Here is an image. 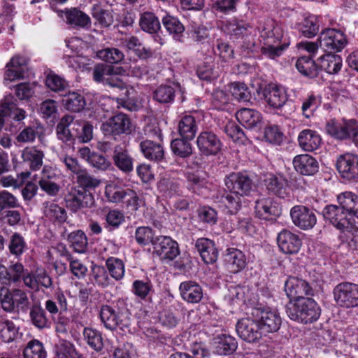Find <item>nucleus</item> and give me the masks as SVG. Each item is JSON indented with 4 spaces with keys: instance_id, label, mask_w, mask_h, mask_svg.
<instances>
[{
    "instance_id": "1",
    "label": "nucleus",
    "mask_w": 358,
    "mask_h": 358,
    "mask_svg": "<svg viewBox=\"0 0 358 358\" xmlns=\"http://www.w3.org/2000/svg\"><path fill=\"white\" fill-rule=\"evenodd\" d=\"M338 205H327L322 211L324 218L336 229H348L358 219V196L345 192L337 196Z\"/></svg>"
},
{
    "instance_id": "2",
    "label": "nucleus",
    "mask_w": 358,
    "mask_h": 358,
    "mask_svg": "<svg viewBox=\"0 0 358 358\" xmlns=\"http://www.w3.org/2000/svg\"><path fill=\"white\" fill-rule=\"evenodd\" d=\"M286 313L292 320L308 324L319 319L321 309L314 299L307 297L290 301L286 306Z\"/></svg>"
},
{
    "instance_id": "3",
    "label": "nucleus",
    "mask_w": 358,
    "mask_h": 358,
    "mask_svg": "<svg viewBox=\"0 0 358 358\" xmlns=\"http://www.w3.org/2000/svg\"><path fill=\"white\" fill-rule=\"evenodd\" d=\"M0 304L8 313H26L31 306L26 290L20 287L10 289L7 286H0Z\"/></svg>"
},
{
    "instance_id": "4",
    "label": "nucleus",
    "mask_w": 358,
    "mask_h": 358,
    "mask_svg": "<svg viewBox=\"0 0 358 358\" xmlns=\"http://www.w3.org/2000/svg\"><path fill=\"white\" fill-rule=\"evenodd\" d=\"M99 315L106 329L111 331L120 329L123 332L129 331L131 324L129 313L127 308L104 305L101 308Z\"/></svg>"
},
{
    "instance_id": "5",
    "label": "nucleus",
    "mask_w": 358,
    "mask_h": 358,
    "mask_svg": "<svg viewBox=\"0 0 358 358\" xmlns=\"http://www.w3.org/2000/svg\"><path fill=\"white\" fill-rule=\"evenodd\" d=\"M334 299L336 305L344 308L358 306V285L343 282L333 289Z\"/></svg>"
},
{
    "instance_id": "6",
    "label": "nucleus",
    "mask_w": 358,
    "mask_h": 358,
    "mask_svg": "<svg viewBox=\"0 0 358 358\" xmlns=\"http://www.w3.org/2000/svg\"><path fill=\"white\" fill-rule=\"evenodd\" d=\"M252 317L259 323L264 334L278 331L282 324V320L278 310L269 307L254 308Z\"/></svg>"
},
{
    "instance_id": "7",
    "label": "nucleus",
    "mask_w": 358,
    "mask_h": 358,
    "mask_svg": "<svg viewBox=\"0 0 358 358\" xmlns=\"http://www.w3.org/2000/svg\"><path fill=\"white\" fill-rule=\"evenodd\" d=\"M30 271L19 262H10L8 266L0 264V286L10 287L22 281H29Z\"/></svg>"
},
{
    "instance_id": "8",
    "label": "nucleus",
    "mask_w": 358,
    "mask_h": 358,
    "mask_svg": "<svg viewBox=\"0 0 358 358\" xmlns=\"http://www.w3.org/2000/svg\"><path fill=\"white\" fill-rule=\"evenodd\" d=\"M66 206L73 213L94 206L93 194L83 187H73L65 196Z\"/></svg>"
},
{
    "instance_id": "9",
    "label": "nucleus",
    "mask_w": 358,
    "mask_h": 358,
    "mask_svg": "<svg viewBox=\"0 0 358 358\" xmlns=\"http://www.w3.org/2000/svg\"><path fill=\"white\" fill-rule=\"evenodd\" d=\"M357 129V121L355 120H337L331 119L326 124L327 133L338 140L352 138Z\"/></svg>"
},
{
    "instance_id": "10",
    "label": "nucleus",
    "mask_w": 358,
    "mask_h": 358,
    "mask_svg": "<svg viewBox=\"0 0 358 358\" xmlns=\"http://www.w3.org/2000/svg\"><path fill=\"white\" fill-rule=\"evenodd\" d=\"M154 253L162 260L172 261L180 255L178 243L170 236H159L152 241Z\"/></svg>"
},
{
    "instance_id": "11",
    "label": "nucleus",
    "mask_w": 358,
    "mask_h": 358,
    "mask_svg": "<svg viewBox=\"0 0 358 358\" xmlns=\"http://www.w3.org/2000/svg\"><path fill=\"white\" fill-rule=\"evenodd\" d=\"M101 129L106 136H120L131 132V122L124 113H118L102 123Z\"/></svg>"
},
{
    "instance_id": "12",
    "label": "nucleus",
    "mask_w": 358,
    "mask_h": 358,
    "mask_svg": "<svg viewBox=\"0 0 358 358\" xmlns=\"http://www.w3.org/2000/svg\"><path fill=\"white\" fill-rule=\"evenodd\" d=\"M319 43L324 51L339 52L346 45L347 39L341 31L336 29H326L320 33Z\"/></svg>"
},
{
    "instance_id": "13",
    "label": "nucleus",
    "mask_w": 358,
    "mask_h": 358,
    "mask_svg": "<svg viewBox=\"0 0 358 358\" xmlns=\"http://www.w3.org/2000/svg\"><path fill=\"white\" fill-rule=\"evenodd\" d=\"M236 331L241 338L248 343L257 342L264 335L259 323L253 317L239 320L236 326Z\"/></svg>"
},
{
    "instance_id": "14",
    "label": "nucleus",
    "mask_w": 358,
    "mask_h": 358,
    "mask_svg": "<svg viewBox=\"0 0 358 358\" xmlns=\"http://www.w3.org/2000/svg\"><path fill=\"white\" fill-rule=\"evenodd\" d=\"M285 26L273 19H266L262 28L261 36L271 43H284L289 40L285 31Z\"/></svg>"
},
{
    "instance_id": "15",
    "label": "nucleus",
    "mask_w": 358,
    "mask_h": 358,
    "mask_svg": "<svg viewBox=\"0 0 358 358\" xmlns=\"http://www.w3.org/2000/svg\"><path fill=\"white\" fill-rule=\"evenodd\" d=\"M224 182L229 192L241 196L248 195L252 190V180L242 173H231L226 177Z\"/></svg>"
},
{
    "instance_id": "16",
    "label": "nucleus",
    "mask_w": 358,
    "mask_h": 358,
    "mask_svg": "<svg viewBox=\"0 0 358 358\" xmlns=\"http://www.w3.org/2000/svg\"><path fill=\"white\" fill-rule=\"evenodd\" d=\"M290 215L293 223L303 230L312 229L317 223V217L313 210L302 205L292 208Z\"/></svg>"
},
{
    "instance_id": "17",
    "label": "nucleus",
    "mask_w": 358,
    "mask_h": 358,
    "mask_svg": "<svg viewBox=\"0 0 358 358\" xmlns=\"http://www.w3.org/2000/svg\"><path fill=\"white\" fill-rule=\"evenodd\" d=\"M285 291L291 302L292 300H294L295 302L298 299H306L304 296L313 294V290L308 282L296 277H289L286 280Z\"/></svg>"
},
{
    "instance_id": "18",
    "label": "nucleus",
    "mask_w": 358,
    "mask_h": 358,
    "mask_svg": "<svg viewBox=\"0 0 358 358\" xmlns=\"http://www.w3.org/2000/svg\"><path fill=\"white\" fill-rule=\"evenodd\" d=\"M255 212L260 219L272 220L281 214V209L272 198L260 197L255 201Z\"/></svg>"
},
{
    "instance_id": "19",
    "label": "nucleus",
    "mask_w": 358,
    "mask_h": 358,
    "mask_svg": "<svg viewBox=\"0 0 358 358\" xmlns=\"http://www.w3.org/2000/svg\"><path fill=\"white\" fill-rule=\"evenodd\" d=\"M196 144L199 151L206 156L216 155L222 147L220 138L210 131L201 132L197 137Z\"/></svg>"
},
{
    "instance_id": "20",
    "label": "nucleus",
    "mask_w": 358,
    "mask_h": 358,
    "mask_svg": "<svg viewBox=\"0 0 358 358\" xmlns=\"http://www.w3.org/2000/svg\"><path fill=\"white\" fill-rule=\"evenodd\" d=\"M336 168L341 176L348 180L358 178V157L351 153L341 155L336 162Z\"/></svg>"
},
{
    "instance_id": "21",
    "label": "nucleus",
    "mask_w": 358,
    "mask_h": 358,
    "mask_svg": "<svg viewBox=\"0 0 358 358\" xmlns=\"http://www.w3.org/2000/svg\"><path fill=\"white\" fill-rule=\"evenodd\" d=\"M277 242L281 251L285 254L297 253L301 246L299 236L286 229L278 234Z\"/></svg>"
},
{
    "instance_id": "22",
    "label": "nucleus",
    "mask_w": 358,
    "mask_h": 358,
    "mask_svg": "<svg viewBox=\"0 0 358 358\" xmlns=\"http://www.w3.org/2000/svg\"><path fill=\"white\" fill-rule=\"evenodd\" d=\"M66 22L71 27L76 29H89L92 21L90 17L77 8L66 9L64 11Z\"/></svg>"
},
{
    "instance_id": "23",
    "label": "nucleus",
    "mask_w": 358,
    "mask_h": 358,
    "mask_svg": "<svg viewBox=\"0 0 358 358\" xmlns=\"http://www.w3.org/2000/svg\"><path fill=\"white\" fill-rule=\"evenodd\" d=\"M112 157L114 164L123 173L127 174L133 171V158L129 155L125 145H116L113 148Z\"/></svg>"
},
{
    "instance_id": "24",
    "label": "nucleus",
    "mask_w": 358,
    "mask_h": 358,
    "mask_svg": "<svg viewBox=\"0 0 358 358\" xmlns=\"http://www.w3.org/2000/svg\"><path fill=\"white\" fill-rule=\"evenodd\" d=\"M52 285V278L43 268H38L34 272L30 271L29 281L25 280V287L36 291L39 289L40 286L45 289H50Z\"/></svg>"
},
{
    "instance_id": "25",
    "label": "nucleus",
    "mask_w": 358,
    "mask_h": 358,
    "mask_svg": "<svg viewBox=\"0 0 358 358\" xmlns=\"http://www.w3.org/2000/svg\"><path fill=\"white\" fill-rule=\"evenodd\" d=\"M294 169L305 176H312L318 171L317 161L308 154L299 155L294 157L292 162Z\"/></svg>"
},
{
    "instance_id": "26",
    "label": "nucleus",
    "mask_w": 358,
    "mask_h": 358,
    "mask_svg": "<svg viewBox=\"0 0 358 358\" xmlns=\"http://www.w3.org/2000/svg\"><path fill=\"white\" fill-rule=\"evenodd\" d=\"M263 96L268 105L273 108H281L287 101L285 92L273 84L268 85L264 88Z\"/></svg>"
},
{
    "instance_id": "27",
    "label": "nucleus",
    "mask_w": 358,
    "mask_h": 358,
    "mask_svg": "<svg viewBox=\"0 0 358 358\" xmlns=\"http://www.w3.org/2000/svg\"><path fill=\"white\" fill-rule=\"evenodd\" d=\"M179 290L182 299L190 303H197L203 298V289L194 281L187 280L181 282L179 286Z\"/></svg>"
},
{
    "instance_id": "28",
    "label": "nucleus",
    "mask_w": 358,
    "mask_h": 358,
    "mask_svg": "<svg viewBox=\"0 0 358 358\" xmlns=\"http://www.w3.org/2000/svg\"><path fill=\"white\" fill-rule=\"evenodd\" d=\"M299 147L306 152H313L320 146L322 138L320 135L314 130L306 129L298 135Z\"/></svg>"
},
{
    "instance_id": "29",
    "label": "nucleus",
    "mask_w": 358,
    "mask_h": 358,
    "mask_svg": "<svg viewBox=\"0 0 358 358\" xmlns=\"http://www.w3.org/2000/svg\"><path fill=\"white\" fill-rule=\"evenodd\" d=\"M224 262L227 268L234 273L242 271L246 266V258L242 251L236 248H229L224 255Z\"/></svg>"
},
{
    "instance_id": "30",
    "label": "nucleus",
    "mask_w": 358,
    "mask_h": 358,
    "mask_svg": "<svg viewBox=\"0 0 358 358\" xmlns=\"http://www.w3.org/2000/svg\"><path fill=\"white\" fill-rule=\"evenodd\" d=\"M27 63V58L20 55L14 56L6 65L5 79L11 81L23 78Z\"/></svg>"
},
{
    "instance_id": "31",
    "label": "nucleus",
    "mask_w": 358,
    "mask_h": 358,
    "mask_svg": "<svg viewBox=\"0 0 358 358\" xmlns=\"http://www.w3.org/2000/svg\"><path fill=\"white\" fill-rule=\"evenodd\" d=\"M140 148L143 156L148 160L158 162L164 157V150L160 143L146 139L141 142Z\"/></svg>"
},
{
    "instance_id": "32",
    "label": "nucleus",
    "mask_w": 358,
    "mask_h": 358,
    "mask_svg": "<svg viewBox=\"0 0 358 358\" xmlns=\"http://www.w3.org/2000/svg\"><path fill=\"white\" fill-rule=\"evenodd\" d=\"M20 327L9 319L0 320V341L11 343L20 338Z\"/></svg>"
},
{
    "instance_id": "33",
    "label": "nucleus",
    "mask_w": 358,
    "mask_h": 358,
    "mask_svg": "<svg viewBox=\"0 0 358 358\" xmlns=\"http://www.w3.org/2000/svg\"><path fill=\"white\" fill-rule=\"evenodd\" d=\"M195 247L206 264H213L217 260L218 252L211 240L206 238H199L196 241Z\"/></svg>"
},
{
    "instance_id": "34",
    "label": "nucleus",
    "mask_w": 358,
    "mask_h": 358,
    "mask_svg": "<svg viewBox=\"0 0 358 358\" xmlns=\"http://www.w3.org/2000/svg\"><path fill=\"white\" fill-rule=\"evenodd\" d=\"M73 117L64 115L60 120L56 127L57 138L63 143L71 145L75 140V134L72 130Z\"/></svg>"
},
{
    "instance_id": "35",
    "label": "nucleus",
    "mask_w": 358,
    "mask_h": 358,
    "mask_svg": "<svg viewBox=\"0 0 358 358\" xmlns=\"http://www.w3.org/2000/svg\"><path fill=\"white\" fill-rule=\"evenodd\" d=\"M29 310L30 322L36 328L44 329L50 327L51 322L40 303H33Z\"/></svg>"
},
{
    "instance_id": "36",
    "label": "nucleus",
    "mask_w": 358,
    "mask_h": 358,
    "mask_svg": "<svg viewBox=\"0 0 358 358\" xmlns=\"http://www.w3.org/2000/svg\"><path fill=\"white\" fill-rule=\"evenodd\" d=\"M318 66L320 71L324 70L327 73L336 74L342 67V59L337 55L326 54L318 59Z\"/></svg>"
},
{
    "instance_id": "37",
    "label": "nucleus",
    "mask_w": 358,
    "mask_h": 358,
    "mask_svg": "<svg viewBox=\"0 0 358 358\" xmlns=\"http://www.w3.org/2000/svg\"><path fill=\"white\" fill-rule=\"evenodd\" d=\"M237 120L245 127L252 129L260 122L261 114L255 110L243 108L236 114Z\"/></svg>"
},
{
    "instance_id": "38",
    "label": "nucleus",
    "mask_w": 358,
    "mask_h": 358,
    "mask_svg": "<svg viewBox=\"0 0 358 358\" xmlns=\"http://www.w3.org/2000/svg\"><path fill=\"white\" fill-rule=\"evenodd\" d=\"M72 130L75 134V139L79 142L87 143L92 139L93 127L89 122L73 119Z\"/></svg>"
},
{
    "instance_id": "39",
    "label": "nucleus",
    "mask_w": 358,
    "mask_h": 358,
    "mask_svg": "<svg viewBox=\"0 0 358 358\" xmlns=\"http://www.w3.org/2000/svg\"><path fill=\"white\" fill-rule=\"evenodd\" d=\"M267 189L280 198H285L287 194V182L281 176L270 174L265 180Z\"/></svg>"
},
{
    "instance_id": "40",
    "label": "nucleus",
    "mask_w": 358,
    "mask_h": 358,
    "mask_svg": "<svg viewBox=\"0 0 358 358\" xmlns=\"http://www.w3.org/2000/svg\"><path fill=\"white\" fill-rule=\"evenodd\" d=\"M21 157L24 162H29V166L31 170L37 171L43 165L44 153L43 151L37 150L35 147H27L22 150Z\"/></svg>"
},
{
    "instance_id": "41",
    "label": "nucleus",
    "mask_w": 358,
    "mask_h": 358,
    "mask_svg": "<svg viewBox=\"0 0 358 358\" xmlns=\"http://www.w3.org/2000/svg\"><path fill=\"white\" fill-rule=\"evenodd\" d=\"M197 131V124L192 115L183 116L178 122V132L181 137L192 140Z\"/></svg>"
},
{
    "instance_id": "42",
    "label": "nucleus",
    "mask_w": 358,
    "mask_h": 358,
    "mask_svg": "<svg viewBox=\"0 0 358 358\" xmlns=\"http://www.w3.org/2000/svg\"><path fill=\"white\" fill-rule=\"evenodd\" d=\"M296 67L301 74L310 78L316 77L320 72L318 62L315 63L310 57L303 56L299 58Z\"/></svg>"
},
{
    "instance_id": "43",
    "label": "nucleus",
    "mask_w": 358,
    "mask_h": 358,
    "mask_svg": "<svg viewBox=\"0 0 358 358\" xmlns=\"http://www.w3.org/2000/svg\"><path fill=\"white\" fill-rule=\"evenodd\" d=\"M44 215L50 220L59 224L64 223L67 219L65 209L52 202L45 203Z\"/></svg>"
},
{
    "instance_id": "44",
    "label": "nucleus",
    "mask_w": 358,
    "mask_h": 358,
    "mask_svg": "<svg viewBox=\"0 0 358 358\" xmlns=\"http://www.w3.org/2000/svg\"><path fill=\"white\" fill-rule=\"evenodd\" d=\"M139 24L143 31L150 34H156L161 28L158 17L152 12L142 13L140 17Z\"/></svg>"
},
{
    "instance_id": "45",
    "label": "nucleus",
    "mask_w": 358,
    "mask_h": 358,
    "mask_svg": "<svg viewBox=\"0 0 358 358\" xmlns=\"http://www.w3.org/2000/svg\"><path fill=\"white\" fill-rule=\"evenodd\" d=\"M63 105L68 110L72 112H80L85 106V99L80 94L72 92L66 94L62 100Z\"/></svg>"
},
{
    "instance_id": "46",
    "label": "nucleus",
    "mask_w": 358,
    "mask_h": 358,
    "mask_svg": "<svg viewBox=\"0 0 358 358\" xmlns=\"http://www.w3.org/2000/svg\"><path fill=\"white\" fill-rule=\"evenodd\" d=\"M8 248L10 253L19 259L27 250V243L20 234L15 232L10 236Z\"/></svg>"
},
{
    "instance_id": "47",
    "label": "nucleus",
    "mask_w": 358,
    "mask_h": 358,
    "mask_svg": "<svg viewBox=\"0 0 358 358\" xmlns=\"http://www.w3.org/2000/svg\"><path fill=\"white\" fill-rule=\"evenodd\" d=\"M92 15L102 27H108L112 25L114 22L112 12L103 9L99 4L93 5L92 8Z\"/></svg>"
},
{
    "instance_id": "48",
    "label": "nucleus",
    "mask_w": 358,
    "mask_h": 358,
    "mask_svg": "<svg viewBox=\"0 0 358 358\" xmlns=\"http://www.w3.org/2000/svg\"><path fill=\"white\" fill-rule=\"evenodd\" d=\"M241 196L230 192H225L220 196V201L228 210L230 214H236L241 208Z\"/></svg>"
},
{
    "instance_id": "49",
    "label": "nucleus",
    "mask_w": 358,
    "mask_h": 358,
    "mask_svg": "<svg viewBox=\"0 0 358 358\" xmlns=\"http://www.w3.org/2000/svg\"><path fill=\"white\" fill-rule=\"evenodd\" d=\"M186 138H176L171 143V148L173 153L181 158L189 157L192 154V147Z\"/></svg>"
},
{
    "instance_id": "50",
    "label": "nucleus",
    "mask_w": 358,
    "mask_h": 358,
    "mask_svg": "<svg viewBox=\"0 0 358 358\" xmlns=\"http://www.w3.org/2000/svg\"><path fill=\"white\" fill-rule=\"evenodd\" d=\"M84 340L94 350L99 352L103 349V343L101 334L97 330L85 327L83 330Z\"/></svg>"
},
{
    "instance_id": "51",
    "label": "nucleus",
    "mask_w": 358,
    "mask_h": 358,
    "mask_svg": "<svg viewBox=\"0 0 358 358\" xmlns=\"http://www.w3.org/2000/svg\"><path fill=\"white\" fill-rule=\"evenodd\" d=\"M162 24L166 31L173 38L179 40L180 37L184 32L185 27L183 24L175 17L171 15H166L162 19Z\"/></svg>"
},
{
    "instance_id": "52",
    "label": "nucleus",
    "mask_w": 358,
    "mask_h": 358,
    "mask_svg": "<svg viewBox=\"0 0 358 358\" xmlns=\"http://www.w3.org/2000/svg\"><path fill=\"white\" fill-rule=\"evenodd\" d=\"M24 358H46L43 343L36 339L30 341L23 350Z\"/></svg>"
},
{
    "instance_id": "53",
    "label": "nucleus",
    "mask_w": 358,
    "mask_h": 358,
    "mask_svg": "<svg viewBox=\"0 0 358 358\" xmlns=\"http://www.w3.org/2000/svg\"><path fill=\"white\" fill-rule=\"evenodd\" d=\"M76 176V181L79 185L76 187H83L87 190L95 189L101 184V180L91 175L85 169H83Z\"/></svg>"
},
{
    "instance_id": "54",
    "label": "nucleus",
    "mask_w": 358,
    "mask_h": 358,
    "mask_svg": "<svg viewBox=\"0 0 358 358\" xmlns=\"http://www.w3.org/2000/svg\"><path fill=\"white\" fill-rule=\"evenodd\" d=\"M157 188L166 197H172L180 192L178 181L171 178H162L157 183Z\"/></svg>"
},
{
    "instance_id": "55",
    "label": "nucleus",
    "mask_w": 358,
    "mask_h": 358,
    "mask_svg": "<svg viewBox=\"0 0 358 358\" xmlns=\"http://www.w3.org/2000/svg\"><path fill=\"white\" fill-rule=\"evenodd\" d=\"M96 56L101 60L110 64H118L124 58V53L115 48L100 50L96 52Z\"/></svg>"
},
{
    "instance_id": "56",
    "label": "nucleus",
    "mask_w": 358,
    "mask_h": 358,
    "mask_svg": "<svg viewBox=\"0 0 358 358\" xmlns=\"http://www.w3.org/2000/svg\"><path fill=\"white\" fill-rule=\"evenodd\" d=\"M106 266L110 276L116 280H120L124 275V264L120 259L109 257L106 262Z\"/></svg>"
},
{
    "instance_id": "57",
    "label": "nucleus",
    "mask_w": 358,
    "mask_h": 358,
    "mask_svg": "<svg viewBox=\"0 0 358 358\" xmlns=\"http://www.w3.org/2000/svg\"><path fill=\"white\" fill-rule=\"evenodd\" d=\"M68 241L76 252L79 253L85 252L87 246V239L83 231L77 230L71 232L68 236Z\"/></svg>"
},
{
    "instance_id": "58",
    "label": "nucleus",
    "mask_w": 358,
    "mask_h": 358,
    "mask_svg": "<svg viewBox=\"0 0 358 358\" xmlns=\"http://www.w3.org/2000/svg\"><path fill=\"white\" fill-rule=\"evenodd\" d=\"M175 90L170 85H160L153 92V99L161 103H169L174 100Z\"/></svg>"
},
{
    "instance_id": "59",
    "label": "nucleus",
    "mask_w": 358,
    "mask_h": 358,
    "mask_svg": "<svg viewBox=\"0 0 358 358\" xmlns=\"http://www.w3.org/2000/svg\"><path fill=\"white\" fill-rule=\"evenodd\" d=\"M216 352L220 355L232 354L237 348L236 339L231 336H223L217 343Z\"/></svg>"
},
{
    "instance_id": "60",
    "label": "nucleus",
    "mask_w": 358,
    "mask_h": 358,
    "mask_svg": "<svg viewBox=\"0 0 358 358\" xmlns=\"http://www.w3.org/2000/svg\"><path fill=\"white\" fill-rule=\"evenodd\" d=\"M289 43L290 41L287 38L284 43H271L267 41L266 45L262 48V54L268 58L275 59L281 55Z\"/></svg>"
},
{
    "instance_id": "61",
    "label": "nucleus",
    "mask_w": 358,
    "mask_h": 358,
    "mask_svg": "<svg viewBox=\"0 0 358 358\" xmlns=\"http://www.w3.org/2000/svg\"><path fill=\"white\" fill-rule=\"evenodd\" d=\"M92 275L95 283L101 287H106L112 284L106 269L101 266L94 265L92 268Z\"/></svg>"
},
{
    "instance_id": "62",
    "label": "nucleus",
    "mask_w": 358,
    "mask_h": 358,
    "mask_svg": "<svg viewBox=\"0 0 358 358\" xmlns=\"http://www.w3.org/2000/svg\"><path fill=\"white\" fill-rule=\"evenodd\" d=\"M55 358H78V353L71 342L62 340L57 345Z\"/></svg>"
},
{
    "instance_id": "63",
    "label": "nucleus",
    "mask_w": 358,
    "mask_h": 358,
    "mask_svg": "<svg viewBox=\"0 0 358 358\" xmlns=\"http://www.w3.org/2000/svg\"><path fill=\"white\" fill-rule=\"evenodd\" d=\"M131 291L137 297L145 299L152 291V285L150 280H136L132 283Z\"/></svg>"
},
{
    "instance_id": "64",
    "label": "nucleus",
    "mask_w": 358,
    "mask_h": 358,
    "mask_svg": "<svg viewBox=\"0 0 358 358\" xmlns=\"http://www.w3.org/2000/svg\"><path fill=\"white\" fill-rule=\"evenodd\" d=\"M231 93L234 99L240 102H248L251 99L250 92L244 83H233L231 87Z\"/></svg>"
}]
</instances>
